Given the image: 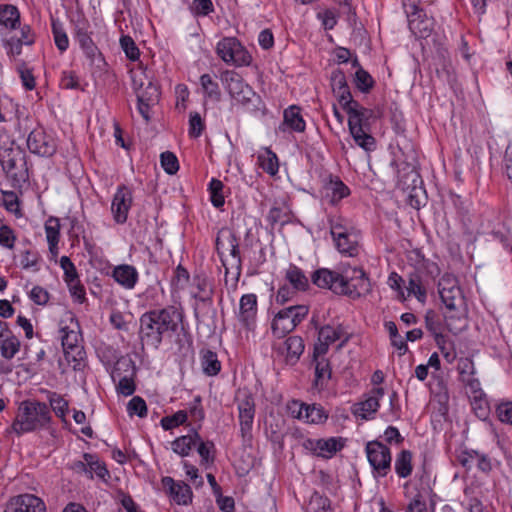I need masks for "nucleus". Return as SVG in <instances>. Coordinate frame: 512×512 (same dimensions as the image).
<instances>
[{"instance_id":"obj_3","label":"nucleus","mask_w":512,"mask_h":512,"mask_svg":"<svg viewBox=\"0 0 512 512\" xmlns=\"http://www.w3.org/2000/svg\"><path fill=\"white\" fill-rule=\"evenodd\" d=\"M52 420L49 406L37 400H24L19 404L11 431L18 436L47 428Z\"/></svg>"},{"instance_id":"obj_16","label":"nucleus","mask_w":512,"mask_h":512,"mask_svg":"<svg viewBox=\"0 0 512 512\" xmlns=\"http://www.w3.org/2000/svg\"><path fill=\"white\" fill-rule=\"evenodd\" d=\"M5 512H46L45 503L37 496L23 494L12 498Z\"/></svg>"},{"instance_id":"obj_55","label":"nucleus","mask_w":512,"mask_h":512,"mask_svg":"<svg viewBox=\"0 0 512 512\" xmlns=\"http://www.w3.org/2000/svg\"><path fill=\"white\" fill-rule=\"evenodd\" d=\"M120 44L125 52L126 56L135 61L139 57V49L136 46L134 40L130 36H122L120 39Z\"/></svg>"},{"instance_id":"obj_14","label":"nucleus","mask_w":512,"mask_h":512,"mask_svg":"<svg viewBox=\"0 0 512 512\" xmlns=\"http://www.w3.org/2000/svg\"><path fill=\"white\" fill-rule=\"evenodd\" d=\"M223 81L226 83L230 96L239 103L246 104L255 96L252 88L234 71H226L223 74Z\"/></svg>"},{"instance_id":"obj_37","label":"nucleus","mask_w":512,"mask_h":512,"mask_svg":"<svg viewBox=\"0 0 512 512\" xmlns=\"http://www.w3.org/2000/svg\"><path fill=\"white\" fill-rule=\"evenodd\" d=\"M293 324L281 311H279L272 322V332L278 337L282 338L295 328Z\"/></svg>"},{"instance_id":"obj_5","label":"nucleus","mask_w":512,"mask_h":512,"mask_svg":"<svg viewBox=\"0 0 512 512\" xmlns=\"http://www.w3.org/2000/svg\"><path fill=\"white\" fill-rule=\"evenodd\" d=\"M216 249L225 268V283H228V274L233 270V284H236L241 273V257L239 244L234 234L227 232L219 234L216 238Z\"/></svg>"},{"instance_id":"obj_42","label":"nucleus","mask_w":512,"mask_h":512,"mask_svg":"<svg viewBox=\"0 0 512 512\" xmlns=\"http://www.w3.org/2000/svg\"><path fill=\"white\" fill-rule=\"evenodd\" d=\"M355 143L365 151H374L376 149L375 138L368 134L366 130H349Z\"/></svg>"},{"instance_id":"obj_34","label":"nucleus","mask_w":512,"mask_h":512,"mask_svg":"<svg viewBox=\"0 0 512 512\" xmlns=\"http://www.w3.org/2000/svg\"><path fill=\"white\" fill-rule=\"evenodd\" d=\"M21 342L12 332L0 341L1 356L11 360L20 351Z\"/></svg>"},{"instance_id":"obj_50","label":"nucleus","mask_w":512,"mask_h":512,"mask_svg":"<svg viewBox=\"0 0 512 512\" xmlns=\"http://www.w3.org/2000/svg\"><path fill=\"white\" fill-rule=\"evenodd\" d=\"M355 84L362 92H368L373 87L374 81L367 71L359 67L355 73Z\"/></svg>"},{"instance_id":"obj_44","label":"nucleus","mask_w":512,"mask_h":512,"mask_svg":"<svg viewBox=\"0 0 512 512\" xmlns=\"http://www.w3.org/2000/svg\"><path fill=\"white\" fill-rule=\"evenodd\" d=\"M200 83L205 95L214 100L219 101L221 98V92L219 90L218 83L215 82L209 74H203L200 77Z\"/></svg>"},{"instance_id":"obj_25","label":"nucleus","mask_w":512,"mask_h":512,"mask_svg":"<svg viewBox=\"0 0 512 512\" xmlns=\"http://www.w3.org/2000/svg\"><path fill=\"white\" fill-rule=\"evenodd\" d=\"M239 420L242 435L250 431L254 419L255 404L251 396H246L239 404Z\"/></svg>"},{"instance_id":"obj_36","label":"nucleus","mask_w":512,"mask_h":512,"mask_svg":"<svg viewBox=\"0 0 512 512\" xmlns=\"http://www.w3.org/2000/svg\"><path fill=\"white\" fill-rule=\"evenodd\" d=\"M286 279L296 290H306L309 287L308 278L295 265H290L286 271Z\"/></svg>"},{"instance_id":"obj_45","label":"nucleus","mask_w":512,"mask_h":512,"mask_svg":"<svg viewBox=\"0 0 512 512\" xmlns=\"http://www.w3.org/2000/svg\"><path fill=\"white\" fill-rule=\"evenodd\" d=\"M334 241L340 253L348 254L349 256H353L356 253L357 241L352 234L344 235Z\"/></svg>"},{"instance_id":"obj_30","label":"nucleus","mask_w":512,"mask_h":512,"mask_svg":"<svg viewBox=\"0 0 512 512\" xmlns=\"http://www.w3.org/2000/svg\"><path fill=\"white\" fill-rule=\"evenodd\" d=\"M200 441V435L194 431L192 434L178 437L172 442V449L180 456H187L192 448Z\"/></svg>"},{"instance_id":"obj_43","label":"nucleus","mask_w":512,"mask_h":512,"mask_svg":"<svg viewBox=\"0 0 512 512\" xmlns=\"http://www.w3.org/2000/svg\"><path fill=\"white\" fill-rule=\"evenodd\" d=\"M287 358L297 361L304 351V342L299 336H291L285 341Z\"/></svg>"},{"instance_id":"obj_46","label":"nucleus","mask_w":512,"mask_h":512,"mask_svg":"<svg viewBox=\"0 0 512 512\" xmlns=\"http://www.w3.org/2000/svg\"><path fill=\"white\" fill-rule=\"evenodd\" d=\"M426 328L435 336V341L438 346L445 343L444 336L441 333V324L436 319L435 314L432 311L427 312L425 316Z\"/></svg>"},{"instance_id":"obj_12","label":"nucleus","mask_w":512,"mask_h":512,"mask_svg":"<svg viewBox=\"0 0 512 512\" xmlns=\"http://www.w3.org/2000/svg\"><path fill=\"white\" fill-rule=\"evenodd\" d=\"M217 53L226 63L248 65L251 61V56L243 50L234 38H224L221 40L217 45Z\"/></svg>"},{"instance_id":"obj_61","label":"nucleus","mask_w":512,"mask_h":512,"mask_svg":"<svg viewBox=\"0 0 512 512\" xmlns=\"http://www.w3.org/2000/svg\"><path fill=\"white\" fill-rule=\"evenodd\" d=\"M117 390L124 396H130L135 391V384L130 376L120 377Z\"/></svg>"},{"instance_id":"obj_21","label":"nucleus","mask_w":512,"mask_h":512,"mask_svg":"<svg viewBox=\"0 0 512 512\" xmlns=\"http://www.w3.org/2000/svg\"><path fill=\"white\" fill-rule=\"evenodd\" d=\"M384 395V389L382 387L373 388L368 397L354 405L353 413L362 419H368L371 414H374L379 407V400Z\"/></svg>"},{"instance_id":"obj_2","label":"nucleus","mask_w":512,"mask_h":512,"mask_svg":"<svg viewBox=\"0 0 512 512\" xmlns=\"http://www.w3.org/2000/svg\"><path fill=\"white\" fill-rule=\"evenodd\" d=\"M438 292L447 313L445 319L448 329L458 333L466 326L465 313L467 305L457 278L449 273L444 274L438 282Z\"/></svg>"},{"instance_id":"obj_53","label":"nucleus","mask_w":512,"mask_h":512,"mask_svg":"<svg viewBox=\"0 0 512 512\" xmlns=\"http://www.w3.org/2000/svg\"><path fill=\"white\" fill-rule=\"evenodd\" d=\"M127 410L130 415H137L143 418L147 415L146 402L139 396H134L127 405Z\"/></svg>"},{"instance_id":"obj_24","label":"nucleus","mask_w":512,"mask_h":512,"mask_svg":"<svg viewBox=\"0 0 512 512\" xmlns=\"http://www.w3.org/2000/svg\"><path fill=\"white\" fill-rule=\"evenodd\" d=\"M257 313V298L254 294L243 295L240 299V321L250 327Z\"/></svg>"},{"instance_id":"obj_39","label":"nucleus","mask_w":512,"mask_h":512,"mask_svg":"<svg viewBox=\"0 0 512 512\" xmlns=\"http://www.w3.org/2000/svg\"><path fill=\"white\" fill-rule=\"evenodd\" d=\"M83 459L88 461L89 469L88 476L93 478V474H96L99 478L106 480V477H110L106 466L99 460V458L90 453H85Z\"/></svg>"},{"instance_id":"obj_4","label":"nucleus","mask_w":512,"mask_h":512,"mask_svg":"<svg viewBox=\"0 0 512 512\" xmlns=\"http://www.w3.org/2000/svg\"><path fill=\"white\" fill-rule=\"evenodd\" d=\"M130 74L137 95L139 112L148 121L150 109L158 104L160 99L159 86L154 83L151 72L142 65L131 69Z\"/></svg>"},{"instance_id":"obj_59","label":"nucleus","mask_w":512,"mask_h":512,"mask_svg":"<svg viewBox=\"0 0 512 512\" xmlns=\"http://www.w3.org/2000/svg\"><path fill=\"white\" fill-rule=\"evenodd\" d=\"M403 283H404L403 278L400 275H398L396 272H392L388 277V285L390 286L391 289L398 292V298L401 301L406 300V296L402 289Z\"/></svg>"},{"instance_id":"obj_57","label":"nucleus","mask_w":512,"mask_h":512,"mask_svg":"<svg viewBox=\"0 0 512 512\" xmlns=\"http://www.w3.org/2000/svg\"><path fill=\"white\" fill-rule=\"evenodd\" d=\"M16 240V236L13 230L8 225L0 226V245L6 247L8 249H12L14 247V243Z\"/></svg>"},{"instance_id":"obj_38","label":"nucleus","mask_w":512,"mask_h":512,"mask_svg":"<svg viewBox=\"0 0 512 512\" xmlns=\"http://www.w3.org/2000/svg\"><path fill=\"white\" fill-rule=\"evenodd\" d=\"M201 363L204 373L209 376L217 375L221 369V363L218 360L217 354L211 350L202 352Z\"/></svg>"},{"instance_id":"obj_9","label":"nucleus","mask_w":512,"mask_h":512,"mask_svg":"<svg viewBox=\"0 0 512 512\" xmlns=\"http://www.w3.org/2000/svg\"><path fill=\"white\" fill-rule=\"evenodd\" d=\"M397 176V186L402 190L416 191L420 181V175L414 162H409L403 156L396 157L390 163Z\"/></svg>"},{"instance_id":"obj_17","label":"nucleus","mask_w":512,"mask_h":512,"mask_svg":"<svg viewBox=\"0 0 512 512\" xmlns=\"http://www.w3.org/2000/svg\"><path fill=\"white\" fill-rule=\"evenodd\" d=\"M131 204V191L124 185L120 186L114 195L111 205V212L117 223L123 224L126 222Z\"/></svg>"},{"instance_id":"obj_6","label":"nucleus","mask_w":512,"mask_h":512,"mask_svg":"<svg viewBox=\"0 0 512 512\" xmlns=\"http://www.w3.org/2000/svg\"><path fill=\"white\" fill-rule=\"evenodd\" d=\"M312 283L319 288L329 289L338 295H357L358 293L351 291L349 270L339 273L327 268H320L313 272L311 276Z\"/></svg>"},{"instance_id":"obj_33","label":"nucleus","mask_w":512,"mask_h":512,"mask_svg":"<svg viewBox=\"0 0 512 512\" xmlns=\"http://www.w3.org/2000/svg\"><path fill=\"white\" fill-rule=\"evenodd\" d=\"M407 296H415L418 301L424 303L426 300V289L422 285V278L418 272H412L408 275V285L406 286Z\"/></svg>"},{"instance_id":"obj_51","label":"nucleus","mask_w":512,"mask_h":512,"mask_svg":"<svg viewBox=\"0 0 512 512\" xmlns=\"http://www.w3.org/2000/svg\"><path fill=\"white\" fill-rule=\"evenodd\" d=\"M223 187V183L218 179H212L209 185L212 204L217 208L224 204Z\"/></svg>"},{"instance_id":"obj_48","label":"nucleus","mask_w":512,"mask_h":512,"mask_svg":"<svg viewBox=\"0 0 512 512\" xmlns=\"http://www.w3.org/2000/svg\"><path fill=\"white\" fill-rule=\"evenodd\" d=\"M45 231L50 250L53 251L59 241V222L57 219L50 218L45 224Z\"/></svg>"},{"instance_id":"obj_32","label":"nucleus","mask_w":512,"mask_h":512,"mask_svg":"<svg viewBox=\"0 0 512 512\" xmlns=\"http://www.w3.org/2000/svg\"><path fill=\"white\" fill-rule=\"evenodd\" d=\"M299 418H305L310 423H322L328 415L320 405H303L298 414Z\"/></svg>"},{"instance_id":"obj_41","label":"nucleus","mask_w":512,"mask_h":512,"mask_svg":"<svg viewBox=\"0 0 512 512\" xmlns=\"http://www.w3.org/2000/svg\"><path fill=\"white\" fill-rule=\"evenodd\" d=\"M258 161L265 172L271 175L278 172L279 164L277 156L270 149L266 148L264 153L258 156Z\"/></svg>"},{"instance_id":"obj_27","label":"nucleus","mask_w":512,"mask_h":512,"mask_svg":"<svg viewBox=\"0 0 512 512\" xmlns=\"http://www.w3.org/2000/svg\"><path fill=\"white\" fill-rule=\"evenodd\" d=\"M88 24L78 23L76 25V39L87 57L93 59L98 51L97 46L94 44L88 32Z\"/></svg>"},{"instance_id":"obj_31","label":"nucleus","mask_w":512,"mask_h":512,"mask_svg":"<svg viewBox=\"0 0 512 512\" xmlns=\"http://www.w3.org/2000/svg\"><path fill=\"white\" fill-rule=\"evenodd\" d=\"M0 25L10 30H13L20 25V13L15 6H0Z\"/></svg>"},{"instance_id":"obj_7","label":"nucleus","mask_w":512,"mask_h":512,"mask_svg":"<svg viewBox=\"0 0 512 512\" xmlns=\"http://www.w3.org/2000/svg\"><path fill=\"white\" fill-rule=\"evenodd\" d=\"M60 333L65 359L68 363H73V368L77 369L85 355L80 345L81 333L78 322L71 317L70 325L61 327Z\"/></svg>"},{"instance_id":"obj_58","label":"nucleus","mask_w":512,"mask_h":512,"mask_svg":"<svg viewBox=\"0 0 512 512\" xmlns=\"http://www.w3.org/2000/svg\"><path fill=\"white\" fill-rule=\"evenodd\" d=\"M478 453L475 450L462 451L457 457L458 462L466 469H471L476 464Z\"/></svg>"},{"instance_id":"obj_20","label":"nucleus","mask_w":512,"mask_h":512,"mask_svg":"<svg viewBox=\"0 0 512 512\" xmlns=\"http://www.w3.org/2000/svg\"><path fill=\"white\" fill-rule=\"evenodd\" d=\"M324 199L331 205L337 204L340 200L350 194L349 188L338 176L329 175L323 185Z\"/></svg>"},{"instance_id":"obj_63","label":"nucleus","mask_w":512,"mask_h":512,"mask_svg":"<svg viewBox=\"0 0 512 512\" xmlns=\"http://www.w3.org/2000/svg\"><path fill=\"white\" fill-rule=\"evenodd\" d=\"M198 444V453L201 457L202 463L212 462L214 458L210 455L211 450L214 448V444L212 442H203L201 439L197 441Z\"/></svg>"},{"instance_id":"obj_15","label":"nucleus","mask_w":512,"mask_h":512,"mask_svg":"<svg viewBox=\"0 0 512 512\" xmlns=\"http://www.w3.org/2000/svg\"><path fill=\"white\" fill-rule=\"evenodd\" d=\"M348 116V128H364L375 124L376 116L372 110L366 109L354 100L343 107Z\"/></svg>"},{"instance_id":"obj_8","label":"nucleus","mask_w":512,"mask_h":512,"mask_svg":"<svg viewBox=\"0 0 512 512\" xmlns=\"http://www.w3.org/2000/svg\"><path fill=\"white\" fill-rule=\"evenodd\" d=\"M1 165L13 188L21 187L28 180L25 155L20 150H5L1 155Z\"/></svg>"},{"instance_id":"obj_49","label":"nucleus","mask_w":512,"mask_h":512,"mask_svg":"<svg viewBox=\"0 0 512 512\" xmlns=\"http://www.w3.org/2000/svg\"><path fill=\"white\" fill-rule=\"evenodd\" d=\"M161 166L169 175H174L179 170V162L174 153L165 151L160 155Z\"/></svg>"},{"instance_id":"obj_62","label":"nucleus","mask_w":512,"mask_h":512,"mask_svg":"<svg viewBox=\"0 0 512 512\" xmlns=\"http://www.w3.org/2000/svg\"><path fill=\"white\" fill-rule=\"evenodd\" d=\"M60 265L65 273V280L67 281H74L73 279L78 277L76 268L72 261L67 256H62L60 259Z\"/></svg>"},{"instance_id":"obj_13","label":"nucleus","mask_w":512,"mask_h":512,"mask_svg":"<svg viewBox=\"0 0 512 512\" xmlns=\"http://www.w3.org/2000/svg\"><path fill=\"white\" fill-rule=\"evenodd\" d=\"M27 146L32 153L40 156H52L57 148L54 136L46 130H31L27 136Z\"/></svg>"},{"instance_id":"obj_18","label":"nucleus","mask_w":512,"mask_h":512,"mask_svg":"<svg viewBox=\"0 0 512 512\" xmlns=\"http://www.w3.org/2000/svg\"><path fill=\"white\" fill-rule=\"evenodd\" d=\"M304 446L319 457L330 458L343 448L344 442L342 438L335 437L317 440L308 439L305 441Z\"/></svg>"},{"instance_id":"obj_22","label":"nucleus","mask_w":512,"mask_h":512,"mask_svg":"<svg viewBox=\"0 0 512 512\" xmlns=\"http://www.w3.org/2000/svg\"><path fill=\"white\" fill-rule=\"evenodd\" d=\"M20 34V37L14 35L5 40V47L8 49V54L12 56L20 55L22 53L23 45L30 46L35 42V34L31 30L30 26H22Z\"/></svg>"},{"instance_id":"obj_28","label":"nucleus","mask_w":512,"mask_h":512,"mask_svg":"<svg viewBox=\"0 0 512 512\" xmlns=\"http://www.w3.org/2000/svg\"><path fill=\"white\" fill-rule=\"evenodd\" d=\"M113 277L116 282L131 289L137 282L138 273L136 269L130 265H120L114 269Z\"/></svg>"},{"instance_id":"obj_40","label":"nucleus","mask_w":512,"mask_h":512,"mask_svg":"<svg viewBox=\"0 0 512 512\" xmlns=\"http://www.w3.org/2000/svg\"><path fill=\"white\" fill-rule=\"evenodd\" d=\"M412 454L408 450H402L395 461V471L401 478L408 477L412 472Z\"/></svg>"},{"instance_id":"obj_60","label":"nucleus","mask_w":512,"mask_h":512,"mask_svg":"<svg viewBox=\"0 0 512 512\" xmlns=\"http://www.w3.org/2000/svg\"><path fill=\"white\" fill-rule=\"evenodd\" d=\"M18 72L20 74V78L22 80L23 86L27 90H33L35 88V78L32 74V71L29 70L26 65L23 63L19 66Z\"/></svg>"},{"instance_id":"obj_29","label":"nucleus","mask_w":512,"mask_h":512,"mask_svg":"<svg viewBox=\"0 0 512 512\" xmlns=\"http://www.w3.org/2000/svg\"><path fill=\"white\" fill-rule=\"evenodd\" d=\"M350 277H353V280H350L351 291L355 290L357 295H348L352 299L359 298L362 293H366L370 291V282L366 277L365 272L362 269L354 268L349 271Z\"/></svg>"},{"instance_id":"obj_23","label":"nucleus","mask_w":512,"mask_h":512,"mask_svg":"<svg viewBox=\"0 0 512 512\" xmlns=\"http://www.w3.org/2000/svg\"><path fill=\"white\" fill-rule=\"evenodd\" d=\"M330 79L332 90L338 98L339 104L344 107L353 100L346 82L345 74L341 70L337 69L332 72Z\"/></svg>"},{"instance_id":"obj_64","label":"nucleus","mask_w":512,"mask_h":512,"mask_svg":"<svg viewBox=\"0 0 512 512\" xmlns=\"http://www.w3.org/2000/svg\"><path fill=\"white\" fill-rule=\"evenodd\" d=\"M499 419L502 422L512 424V402L503 403L497 408Z\"/></svg>"},{"instance_id":"obj_1","label":"nucleus","mask_w":512,"mask_h":512,"mask_svg":"<svg viewBox=\"0 0 512 512\" xmlns=\"http://www.w3.org/2000/svg\"><path fill=\"white\" fill-rule=\"evenodd\" d=\"M181 321L182 315L174 306L144 313L140 318L142 343L158 348L163 337L177 331Z\"/></svg>"},{"instance_id":"obj_19","label":"nucleus","mask_w":512,"mask_h":512,"mask_svg":"<svg viewBox=\"0 0 512 512\" xmlns=\"http://www.w3.org/2000/svg\"><path fill=\"white\" fill-rule=\"evenodd\" d=\"M162 484L168 489L169 495L172 500L178 505H188L192 501V490L185 482L174 481L171 477H164Z\"/></svg>"},{"instance_id":"obj_35","label":"nucleus","mask_w":512,"mask_h":512,"mask_svg":"<svg viewBox=\"0 0 512 512\" xmlns=\"http://www.w3.org/2000/svg\"><path fill=\"white\" fill-rule=\"evenodd\" d=\"M283 123L288 128H305L306 123L301 114L300 107L292 105L284 110Z\"/></svg>"},{"instance_id":"obj_26","label":"nucleus","mask_w":512,"mask_h":512,"mask_svg":"<svg viewBox=\"0 0 512 512\" xmlns=\"http://www.w3.org/2000/svg\"><path fill=\"white\" fill-rule=\"evenodd\" d=\"M409 28L417 37L426 38L433 30V20L422 18V14L417 12L410 16Z\"/></svg>"},{"instance_id":"obj_47","label":"nucleus","mask_w":512,"mask_h":512,"mask_svg":"<svg viewBox=\"0 0 512 512\" xmlns=\"http://www.w3.org/2000/svg\"><path fill=\"white\" fill-rule=\"evenodd\" d=\"M48 401L55 414L63 418L68 411V402L56 392H48Z\"/></svg>"},{"instance_id":"obj_10","label":"nucleus","mask_w":512,"mask_h":512,"mask_svg":"<svg viewBox=\"0 0 512 512\" xmlns=\"http://www.w3.org/2000/svg\"><path fill=\"white\" fill-rule=\"evenodd\" d=\"M342 340L338 345V349L342 348L344 344L349 340V335L344 331L341 325H325L319 329L318 332V343L314 347V358L323 356L328 352L329 346Z\"/></svg>"},{"instance_id":"obj_56","label":"nucleus","mask_w":512,"mask_h":512,"mask_svg":"<svg viewBox=\"0 0 512 512\" xmlns=\"http://www.w3.org/2000/svg\"><path fill=\"white\" fill-rule=\"evenodd\" d=\"M315 385H323V380L325 378L329 379L331 377V370L329 368V363L322 359L320 361H317L316 367H315Z\"/></svg>"},{"instance_id":"obj_52","label":"nucleus","mask_w":512,"mask_h":512,"mask_svg":"<svg viewBox=\"0 0 512 512\" xmlns=\"http://www.w3.org/2000/svg\"><path fill=\"white\" fill-rule=\"evenodd\" d=\"M52 32L57 48L61 52H64L69 45L67 34L63 31L61 25L56 21H52Z\"/></svg>"},{"instance_id":"obj_54","label":"nucleus","mask_w":512,"mask_h":512,"mask_svg":"<svg viewBox=\"0 0 512 512\" xmlns=\"http://www.w3.org/2000/svg\"><path fill=\"white\" fill-rule=\"evenodd\" d=\"M187 420V414L185 411H178L172 416H166L161 419V425L163 429L170 430L183 424Z\"/></svg>"},{"instance_id":"obj_11","label":"nucleus","mask_w":512,"mask_h":512,"mask_svg":"<svg viewBox=\"0 0 512 512\" xmlns=\"http://www.w3.org/2000/svg\"><path fill=\"white\" fill-rule=\"evenodd\" d=\"M367 458L378 476H386L391 466V453L388 447L378 441L366 445Z\"/></svg>"}]
</instances>
